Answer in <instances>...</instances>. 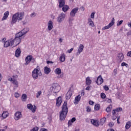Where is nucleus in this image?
<instances>
[{
    "label": "nucleus",
    "mask_w": 131,
    "mask_h": 131,
    "mask_svg": "<svg viewBox=\"0 0 131 131\" xmlns=\"http://www.w3.org/2000/svg\"><path fill=\"white\" fill-rule=\"evenodd\" d=\"M103 89L105 91H109V87L107 85L104 86Z\"/></svg>",
    "instance_id": "47"
},
{
    "label": "nucleus",
    "mask_w": 131,
    "mask_h": 131,
    "mask_svg": "<svg viewBox=\"0 0 131 131\" xmlns=\"http://www.w3.org/2000/svg\"><path fill=\"white\" fill-rule=\"evenodd\" d=\"M91 18L94 19L95 18V12H92L91 14Z\"/></svg>",
    "instance_id": "50"
},
{
    "label": "nucleus",
    "mask_w": 131,
    "mask_h": 131,
    "mask_svg": "<svg viewBox=\"0 0 131 131\" xmlns=\"http://www.w3.org/2000/svg\"><path fill=\"white\" fill-rule=\"evenodd\" d=\"M20 55H21V49H20V48H18L15 51V57H16L17 58H19Z\"/></svg>",
    "instance_id": "21"
},
{
    "label": "nucleus",
    "mask_w": 131,
    "mask_h": 131,
    "mask_svg": "<svg viewBox=\"0 0 131 131\" xmlns=\"http://www.w3.org/2000/svg\"><path fill=\"white\" fill-rule=\"evenodd\" d=\"M32 58V56H31V55H28L26 57V58H25V61H26L25 65H28V64H29V63H30L31 62Z\"/></svg>",
    "instance_id": "16"
},
{
    "label": "nucleus",
    "mask_w": 131,
    "mask_h": 131,
    "mask_svg": "<svg viewBox=\"0 0 131 131\" xmlns=\"http://www.w3.org/2000/svg\"><path fill=\"white\" fill-rule=\"evenodd\" d=\"M38 127L36 126L33 128L32 129H31V131H38Z\"/></svg>",
    "instance_id": "45"
},
{
    "label": "nucleus",
    "mask_w": 131,
    "mask_h": 131,
    "mask_svg": "<svg viewBox=\"0 0 131 131\" xmlns=\"http://www.w3.org/2000/svg\"><path fill=\"white\" fill-rule=\"evenodd\" d=\"M35 16H36V14L35 13V12H33L30 15L31 18H33V17H35Z\"/></svg>",
    "instance_id": "43"
},
{
    "label": "nucleus",
    "mask_w": 131,
    "mask_h": 131,
    "mask_svg": "<svg viewBox=\"0 0 131 131\" xmlns=\"http://www.w3.org/2000/svg\"><path fill=\"white\" fill-rule=\"evenodd\" d=\"M80 99H81V96H80V95H78L76 96L74 101V104H75V105H77L79 101H80Z\"/></svg>",
    "instance_id": "19"
},
{
    "label": "nucleus",
    "mask_w": 131,
    "mask_h": 131,
    "mask_svg": "<svg viewBox=\"0 0 131 131\" xmlns=\"http://www.w3.org/2000/svg\"><path fill=\"white\" fill-rule=\"evenodd\" d=\"M108 126L110 127H113V126H114V123H113V122H110L108 123Z\"/></svg>",
    "instance_id": "38"
},
{
    "label": "nucleus",
    "mask_w": 131,
    "mask_h": 131,
    "mask_svg": "<svg viewBox=\"0 0 131 131\" xmlns=\"http://www.w3.org/2000/svg\"><path fill=\"white\" fill-rule=\"evenodd\" d=\"M27 107L29 110H31L33 113H34L36 111V106L32 105L31 103L27 104Z\"/></svg>",
    "instance_id": "10"
},
{
    "label": "nucleus",
    "mask_w": 131,
    "mask_h": 131,
    "mask_svg": "<svg viewBox=\"0 0 131 131\" xmlns=\"http://www.w3.org/2000/svg\"><path fill=\"white\" fill-rule=\"evenodd\" d=\"M8 80L9 81H11V82H12L14 80V79H13V78H8Z\"/></svg>",
    "instance_id": "62"
},
{
    "label": "nucleus",
    "mask_w": 131,
    "mask_h": 131,
    "mask_svg": "<svg viewBox=\"0 0 131 131\" xmlns=\"http://www.w3.org/2000/svg\"><path fill=\"white\" fill-rule=\"evenodd\" d=\"M101 99L106 98V94H105V93H101Z\"/></svg>",
    "instance_id": "41"
},
{
    "label": "nucleus",
    "mask_w": 131,
    "mask_h": 131,
    "mask_svg": "<svg viewBox=\"0 0 131 131\" xmlns=\"http://www.w3.org/2000/svg\"><path fill=\"white\" fill-rule=\"evenodd\" d=\"M78 10H79V8L78 7H76L73 9L70 13V16L71 17H75V14H77Z\"/></svg>",
    "instance_id": "9"
},
{
    "label": "nucleus",
    "mask_w": 131,
    "mask_h": 131,
    "mask_svg": "<svg viewBox=\"0 0 131 131\" xmlns=\"http://www.w3.org/2000/svg\"><path fill=\"white\" fill-rule=\"evenodd\" d=\"M29 31V28H25L21 31L18 32L15 34L16 39L19 42H21V40L24 38L23 37V35H25Z\"/></svg>",
    "instance_id": "1"
},
{
    "label": "nucleus",
    "mask_w": 131,
    "mask_h": 131,
    "mask_svg": "<svg viewBox=\"0 0 131 131\" xmlns=\"http://www.w3.org/2000/svg\"><path fill=\"white\" fill-rule=\"evenodd\" d=\"M89 104L90 105H94V104H95V102H94V101L90 100L89 101Z\"/></svg>",
    "instance_id": "56"
},
{
    "label": "nucleus",
    "mask_w": 131,
    "mask_h": 131,
    "mask_svg": "<svg viewBox=\"0 0 131 131\" xmlns=\"http://www.w3.org/2000/svg\"><path fill=\"white\" fill-rule=\"evenodd\" d=\"M128 26L131 28V21L130 23H128Z\"/></svg>",
    "instance_id": "64"
},
{
    "label": "nucleus",
    "mask_w": 131,
    "mask_h": 131,
    "mask_svg": "<svg viewBox=\"0 0 131 131\" xmlns=\"http://www.w3.org/2000/svg\"><path fill=\"white\" fill-rule=\"evenodd\" d=\"M127 56L128 57H131V51H129L127 52Z\"/></svg>",
    "instance_id": "57"
},
{
    "label": "nucleus",
    "mask_w": 131,
    "mask_h": 131,
    "mask_svg": "<svg viewBox=\"0 0 131 131\" xmlns=\"http://www.w3.org/2000/svg\"><path fill=\"white\" fill-rule=\"evenodd\" d=\"M31 62L32 63H34V62H35V58H33V57L32 56V59H31Z\"/></svg>",
    "instance_id": "51"
},
{
    "label": "nucleus",
    "mask_w": 131,
    "mask_h": 131,
    "mask_svg": "<svg viewBox=\"0 0 131 131\" xmlns=\"http://www.w3.org/2000/svg\"><path fill=\"white\" fill-rule=\"evenodd\" d=\"M84 48V46L83 45L81 44L79 45V48L78 49V52L76 53V55L78 56V55H80V53H82V51H83V49Z\"/></svg>",
    "instance_id": "13"
},
{
    "label": "nucleus",
    "mask_w": 131,
    "mask_h": 131,
    "mask_svg": "<svg viewBox=\"0 0 131 131\" xmlns=\"http://www.w3.org/2000/svg\"><path fill=\"white\" fill-rule=\"evenodd\" d=\"M121 111H122V108L118 107V108L114 110L112 112V113H113V115H114L115 114H118V112H120Z\"/></svg>",
    "instance_id": "17"
},
{
    "label": "nucleus",
    "mask_w": 131,
    "mask_h": 131,
    "mask_svg": "<svg viewBox=\"0 0 131 131\" xmlns=\"http://www.w3.org/2000/svg\"><path fill=\"white\" fill-rule=\"evenodd\" d=\"M73 50H74L73 48H71V49L68 50V52L69 53V54H70V53H71V52H72Z\"/></svg>",
    "instance_id": "59"
},
{
    "label": "nucleus",
    "mask_w": 131,
    "mask_h": 131,
    "mask_svg": "<svg viewBox=\"0 0 131 131\" xmlns=\"http://www.w3.org/2000/svg\"><path fill=\"white\" fill-rule=\"evenodd\" d=\"M72 123H73V122H72V121H71V120H69L68 126H71V125H72Z\"/></svg>",
    "instance_id": "48"
},
{
    "label": "nucleus",
    "mask_w": 131,
    "mask_h": 131,
    "mask_svg": "<svg viewBox=\"0 0 131 131\" xmlns=\"http://www.w3.org/2000/svg\"><path fill=\"white\" fill-rule=\"evenodd\" d=\"M106 121V118L104 117L100 119V121L99 122V125H103L104 123H105Z\"/></svg>",
    "instance_id": "28"
},
{
    "label": "nucleus",
    "mask_w": 131,
    "mask_h": 131,
    "mask_svg": "<svg viewBox=\"0 0 131 131\" xmlns=\"http://www.w3.org/2000/svg\"><path fill=\"white\" fill-rule=\"evenodd\" d=\"M59 60L61 62H64L65 61V54L62 53L59 57Z\"/></svg>",
    "instance_id": "24"
},
{
    "label": "nucleus",
    "mask_w": 131,
    "mask_h": 131,
    "mask_svg": "<svg viewBox=\"0 0 131 131\" xmlns=\"http://www.w3.org/2000/svg\"><path fill=\"white\" fill-rule=\"evenodd\" d=\"M86 85H90L91 83H92V80H91V78L90 77H88L86 78V82H85Z\"/></svg>",
    "instance_id": "26"
},
{
    "label": "nucleus",
    "mask_w": 131,
    "mask_h": 131,
    "mask_svg": "<svg viewBox=\"0 0 131 131\" xmlns=\"http://www.w3.org/2000/svg\"><path fill=\"white\" fill-rule=\"evenodd\" d=\"M12 83H13V84H14V85H15V88H18V81H17V80L13 79V80L12 81Z\"/></svg>",
    "instance_id": "29"
},
{
    "label": "nucleus",
    "mask_w": 131,
    "mask_h": 131,
    "mask_svg": "<svg viewBox=\"0 0 131 131\" xmlns=\"http://www.w3.org/2000/svg\"><path fill=\"white\" fill-rule=\"evenodd\" d=\"M131 126V122L130 121H128L126 123L125 125V128L126 129H128Z\"/></svg>",
    "instance_id": "31"
},
{
    "label": "nucleus",
    "mask_w": 131,
    "mask_h": 131,
    "mask_svg": "<svg viewBox=\"0 0 131 131\" xmlns=\"http://www.w3.org/2000/svg\"><path fill=\"white\" fill-rule=\"evenodd\" d=\"M14 117V119H15V120H19V119H20V118H21V117H22V116L15 115Z\"/></svg>",
    "instance_id": "33"
},
{
    "label": "nucleus",
    "mask_w": 131,
    "mask_h": 131,
    "mask_svg": "<svg viewBox=\"0 0 131 131\" xmlns=\"http://www.w3.org/2000/svg\"><path fill=\"white\" fill-rule=\"evenodd\" d=\"M66 17V15H65L64 13L62 12L58 15L57 17V22H58V23H61L63 22V21H64V19H65Z\"/></svg>",
    "instance_id": "6"
},
{
    "label": "nucleus",
    "mask_w": 131,
    "mask_h": 131,
    "mask_svg": "<svg viewBox=\"0 0 131 131\" xmlns=\"http://www.w3.org/2000/svg\"><path fill=\"white\" fill-rule=\"evenodd\" d=\"M71 121H72V122H73H73H75L76 121V119L75 118H72V119L71 120H70Z\"/></svg>",
    "instance_id": "58"
},
{
    "label": "nucleus",
    "mask_w": 131,
    "mask_h": 131,
    "mask_svg": "<svg viewBox=\"0 0 131 131\" xmlns=\"http://www.w3.org/2000/svg\"><path fill=\"white\" fill-rule=\"evenodd\" d=\"M62 111L60 112V115H67L68 113V107H67V102H64L62 107Z\"/></svg>",
    "instance_id": "5"
},
{
    "label": "nucleus",
    "mask_w": 131,
    "mask_h": 131,
    "mask_svg": "<svg viewBox=\"0 0 131 131\" xmlns=\"http://www.w3.org/2000/svg\"><path fill=\"white\" fill-rule=\"evenodd\" d=\"M121 66L123 67V66H125L126 67H128V64L127 63H126L125 62H122L121 63Z\"/></svg>",
    "instance_id": "46"
},
{
    "label": "nucleus",
    "mask_w": 131,
    "mask_h": 131,
    "mask_svg": "<svg viewBox=\"0 0 131 131\" xmlns=\"http://www.w3.org/2000/svg\"><path fill=\"white\" fill-rule=\"evenodd\" d=\"M62 97L61 96L58 97L56 99V106L57 107H60L61 104H62Z\"/></svg>",
    "instance_id": "15"
},
{
    "label": "nucleus",
    "mask_w": 131,
    "mask_h": 131,
    "mask_svg": "<svg viewBox=\"0 0 131 131\" xmlns=\"http://www.w3.org/2000/svg\"><path fill=\"white\" fill-rule=\"evenodd\" d=\"M39 72V70L38 69H35L32 72V76L34 79H37L38 77V73Z\"/></svg>",
    "instance_id": "8"
},
{
    "label": "nucleus",
    "mask_w": 131,
    "mask_h": 131,
    "mask_svg": "<svg viewBox=\"0 0 131 131\" xmlns=\"http://www.w3.org/2000/svg\"><path fill=\"white\" fill-rule=\"evenodd\" d=\"M104 82V80L103 79V78L102 77L101 75H99L97 79V80L96 81V83L98 85H101Z\"/></svg>",
    "instance_id": "12"
},
{
    "label": "nucleus",
    "mask_w": 131,
    "mask_h": 131,
    "mask_svg": "<svg viewBox=\"0 0 131 131\" xmlns=\"http://www.w3.org/2000/svg\"><path fill=\"white\" fill-rule=\"evenodd\" d=\"M124 58V56H123V54L120 53L118 55V59L119 60L120 62H122V60H123V58Z\"/></svg>",
    "instance_id": "25"
},
{
    "label": "nucleus",
    "mask_w": 131,
    "mask_h": 131,
    "mask_svg": "<svg viewBox=\"0 0 131 131\" xmlns=\"http://www.w3.org/2000/svg\"><path fill=\"white\" fill-rule=\"evenodd\" d=\"M23 16H24V13L21 12V13H16L15 14H14L12 16V19L11 21V24L13 25V24H14V23H16L17 22V20H18V21H21L22 19L23 18Z\"/></svg>",
    "instance_id": "3"
},
{
    "label": "nucleus",
    "mask_w": 131,
    "mask_h": 131,
    "mask_svg": "<svg viewBox=\"0 0 131 131\" xmlns=\"http://www.w3.org/2000/svg\"><path fill=\"white\" fill-rule=\"evenodd\" d=\"M88 24H89V26H91V27H95L94 21H91V23H88Z\"/></svg>",
    "instance_id": "42"
},
{
    "label": "nucleus",
    "mask_w": 131,
    "mask_h": 131,
    "mask_svg": "<svg viewBox=\"0 0 131 131\" xmlns=\"http://www.w3.org/2000/svg\"><path fill=\"white\" fill-rule=\"evenodd\" d=\"M72 96V91L70 90L67 93L66 98L67 100H69L70 98H71V96Z\"/></svg>",
    "instance_id": "20"
},
{
    "label": "nucleus",
    "mask_w": 131,
    "mask_h": 131,
    "mask_svg": "<svg viewBox=\"0 0 131 131\" xmlns=\"http://www.w3.org/2000/svg\"><path fill=\"white\" fill-rule=\"evenodd\" d=\"M91 122L94 126L98 127L100 125V123L98 120L92 119Z\"/></svg>",
    "instance_id": "14"
},
{
    "label": "nucleus",
    "mask_w": 131,
    "mask_h": 131,
    "mask_svg": "<svg viewBox=\"0 0 131 131\" xmlns=\"http://www.w3.org/2000/svg\"><path fill=\"white\" fill-rule=\"evenodd\" d=\"M39 131H48V129L43 128H41Z\"/></svg>",
    "instance_id": "61"
},
{
    "label": "nucleus",
    "mask_w": 131,
    "mask_h": 131,
    "mask_svg": "<svg viewBox=\"0 0 131 131\" xmlns=\"http://www.w3.org/2000/svg\"><path fill=\"white\" fill-rule=\"evenodd\" d=\"M10 113L8 111H4L2 115H9Z\"/></svg>",
    "instance_id": "40"
},
{
    "label": "nucleus",
    "mask_w": 131,
    "mask_h": 131,
    "mask_svg": "<svg viewBox=\"0 0 131 131\" xmlns=\"http://www.w3.org/2000/svg\"><path fill=\"white\" fill-rule=\"evenodd\" d=\"M53 29V21L50 20L48 23V31H51Z\"/></svg>",
    "instance_id": "18"
},
{
    "label": "nucleus",
    "mask_w": 131,
    "mask_h": 131,
    "mask_svg": "<svg viewBox=\"0 0 131 131\" xmlns=\"http://www.w3.org/2000/svg\"><path fill=\"white\" fill-rule=\"evenodd\" d=\"M100 104H96L95 105V107H94V108H95V110H99V109H100Z\"/></svg>",
    "instance_id": "37"
},
{
    "label": "nucleus",
    "mask_w": 131,
    "mask_h": 131,
    "mask_svg": "<svg viewBox=\"0 0 131 131\" xmlns=\"http://www.w3.org/2000/svg\"><path fill=\"white\" fill-rule=\"evenodd\" d=\"M15 42V46H18L20 44V42H19L18 40L16 38V36L14 39L11 38L10 39L4 42V48H8L11 46L14 45Z\"/></svg>",
    "instance_id": "2"
},
{
    "label": "nucleus",
    "mask_w": 131,
    "mask_h": 131,
    "mask_svg": "<svg viewBox=\"0 0 131 131\" xmlns=\"http://www.w3.org/2000/svg\"><path fill=\"white\" fill-rule=\"evenodd\" d=\"M112 108V105H110L106 108V112H110L111 111V108Z\"/></svg>",
    "instance_id": "35"
},
{
    "label": "nucleus",
    "mask_w": 131,
    "mask_h": 131,
    "mask_svg": "<svg viewBox=\"0 0 131 131\" xmlns=\"http://www.w3.org/2000/svg\"><path fill=\"white\" fill-rule=\"evenodd\" d=\"M8 117V115H0V118L1 119H5Z\"/></svg>",
    "instance_id": "39"
},
{
    "label": "nucleus",
    "mask_w": 131,
    "mask_h": 131,
    "mask_svg": "<svg viewBox=\"0 0 131 131\" xmlns=\"http://www.w3.org/2000/svg\"><path fill=\"white\" fill-rule=\"evenodd\" d=\"M65 0H58V3L60 4V7L64 5Z\"/></svg>",
    "instance_id": "34"
},
{
    "label": "nucleus",
    "mask_w": 131,
    "mask_h": 131,
    "mask_svg": "<svg viewBox=\"0 0 131 131\" xmlns=\"http://www.w3.org/2000/svg\"><path fill=\"white\" fill-rule=\"evenodd\" d=\"M15 115H22L21 112H17L15 113Z\"/></svg>",
    "instance_id": "54"
},
{
    "label": "nucleus",
    "mask_w": 131,
    "mask_h": 131,
    "mask_svg": "<svg viewBox=\"0 0 131 131\" xmlns=\"http://www.w3.org/2000/svg\"><path fill=\"white\" fill-rule=\"evenodd\" d=\"M19 96L20 95L18 94V93H15V98H19Z\"/></svg>",
    "instance_id": "60"
},
{
    "label": "nucleus",
    "mask_w": 131,
    "mask_h": 131,
    "mask_svg": "<svg viewBox=\"0 0 131 131\" xmlns=\"http://www.w3.org/2000/svg\"><path fill=\"white\" fill-rule=\"evenodd\" d=\"M40 95H41V91H39L36 93V98H39V97H40Z\"/></svg>",
    "instance_id": "36"
},
{
    "label": "nucleus",
    "mask_w": 131,
    "mask_h": 131,
    "mask_svg": "<svg viewBox=\"0 0 131 131\" xmlns=\"http://www.w3.org/2000/svg\"><path fill=\"white\" fill-rule=\"evenodd\" d=\"M60 120L61 121H63V120H65V118H66V115H60Z\"/></svg>",
    "instance_id": "32"
},
{
    "label": "nucleus",
    "mask_w": 131,
    "mask_h": 131,
    "mask_svg": "<svg viewBox=\"0 0 131 131\" xmlns=\"http://www.w3.org/2000/svg\"><path fill=\"white\" fill-rule=\"evenodd\" d=\"M54 72L56 74H58L59 75L61 74V72H62V71L61 70V69L57 68L54 70Z\"/></svg>",
    "instance_id": "27"
},
{
    "label": "nucleus",
    "mask_w": 131,
    "mask_h": 131,
    "mask_svg": "<svg viewBox=\"0 0 131 131\" xmlns=\"http://www.w3.org/2000/svg\"><path fill=\"white\" fill-rule=\"evenodd\" d=\"M59 8H62V11L64 12V13H66L70 8H69V6L68 5H65V2L64 5H62V6H60V3H59L58 5Z\"/></svg>",
    "instance_id": "11"
},
{
    "label": "nucleus",
    "mask_w": 131,
    "mask_h": 131,
    "mask_svg": "<svg viewBox=\"0 0 131 131\" xmlns=\"http://www.w3.org/2000/svg\"><path fill=\"white\" fill-rule=\"evenodd\" d=\"M86 111L87 112H91V111H92V110L91 109V107L90 106L86 107Z\"/></svg>",
    "instance_id": "49"
},
{
    "label": "nucleus",
    "mask_w": 131,
    "mask_h": 131,
    "mask_svg": "<svg viewBox=\"0 0 131 131\" xmlns=\"http://www.w3.org/2000/svg\"><path fill=\"white\" fill-rule=\"evenodd\" d=\"M9 11H6L4 13V16L2 18V21H5V20H7L8 19V17H9Z\"/></svg>",
    "instance_id": "22"
},
{
    "label": "nucleus",
    "mask_w": 131,
    "mask_h": 131,
    "mask_svg": "<svg viewBox=\"0 0 131 131\" xmlns=\"http://www.w3.org/2000/svg\"><path fill=\"white\" fill-rule=\"evenodd\" d=\"M51 72V69L48 67H45L44 68V73L45 74H49Z\"/></svg>",
    "instance_id": "23"
},
{
    "label": "nucleus",
    "mask_w": 131,
    "mask_h": 131,
    "mask_svg": "<svg viewBox=\"0 0 131 131\" xmlns=\"http://www.w3.org/2000/svg\"><path fill=\"white\" fill-rule=\"evenodd\" d=\"M80 10L81 11H82V12H83V11H84V7H81L80 8Z\"/></svg>",
    "instance_id": "63"
},
{
    "label": "nucleus",
    "mask_w": 131,
    "mask_h": 131,
    "mask_svg": "<svg viewBox=\"0 0 131 131\" xmlns=\"http://www.w3.org/2000/svg\"><path fill=\"white\" fill-rule=\"evenodd\" d=\"M50 90L52 93L57 94V93H59V92H60V90H61V87L60 86V85H59V84L57 83H54L50 88Z\"/></svg>",
    "instance_id": "4"
},
{
    "label": "nucleus",
    "mask_w": 131,
    "mask_h": 131,
    "mask_svg": "<svg viewBox=\"0 0 131 131\" xmlns=\"http://www.w3.org/2000/svg\"><path fill=\"white\" fill-rule=\"evenodd\" d=\"M74 19L73 18H70L69 19V24H72V21H73Z\"/></svg>",
    "instance_id": "52"
},
{
    "label": "nucleus",
    "mask_w": 131,
    "mask_h": 131,
    "mask_svg": "<svg viewBox=\"0 0 131 131\" xmlns=\"http://www.w3.org/2000/svg\"><path fill=\"white\" fill-rule=\"evenodd\" d=\"M114 75H116V74H117V69H115L114 70Z\"/></svg>",
    "instance_id": "55"
},
{
    "label": "nucleus",
    "mask_w": 131,
    "mask_h": 131,
    "mask_svg": "<svg viewBox=\"0 0 131 131\" xmlns=\"http://www.w3.org/2000/svg\"><path fill=\"white\" fill-rule=\"evenodd\" d=\"M122 23H123V20H121L117 23V26H120Z\"/></svg>",
    "instance_id": "44"
},
{
    "label": "nucleus",
    "mask_w": 131,
    "mask_h": 131,
    "mask_svg": "<svg viewBox=\"0 0 131 131\" xmlns=\"http://www.w3.org/2000/svg\"><path fill=\"white\" fill-rule=\"evenodd\" d=\"M115 19H114V18H113L111 23L107 26L104 27L102 29V30H106V29H109V28H111V27H112V26L114 25V23H115Z\"/></svg>",
    "instance_id": "7"
},
{
    "label": "nucleus",
    "mask_w": 131,
    "mask_h": 131,
    "mask_svg": "<svg viewBox=\"0 0 131 131\" xmlns=\"http://www.w3.org/2000/svg\"><path fill=\"white\" fill-rule=\"evenodd\" d=\"M112 118L113 120H115V119H116V118H117V117H116V116H115V115H113V116H112Z\"/></svg>",
    "instance_id": "53"
},
{
    "label": "nucleus",
    "mask_w": 131,
    "mask_h": 131,
    "mask_svg": "<svg viewBox=\"0 0 131 131\" xmlns=\"http://www.w3.org/2000/svg\"><path fill=\"white\" fill-rule=\"evenodd\" d=\"M27 99V95L25 94H23L21 96V100L23 102H26V100Z\"/></svg>",
    "instance_id": "30"
}]
</instances>
